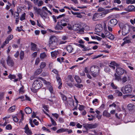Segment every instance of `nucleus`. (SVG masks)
Returning <instances> with one entry per match:
<instances>
[{
    "label": "nucleus",
    "mask_w": 135,
    "mask_h": 135,
    "mask_svg": "<svg viewBox=\"0 0 135 135\" xmlns=\"http://www.w3.org/2000/svg\"><path fill=\"white\" fill-rule=\"evenodd\" d=\"M39 79V78L36 79L34 81L32 84V86L33 89L32 90L34 93H36L38 90L40 89L42 86V82Z\"/></svg>",
    "instance_id": "obj_1"
},
{
    "label": "nucleus",
    "mask_w": 135,
    "mask_h": 135,
    "mask_svg": "<svg viewBox=\"0 0 135 135\" xmlns=\"http://www.w3.org/2000/svg\"><path fill=\"white\" fill-rule=\"evenodd\" d=\"M91 75L94 77H96L99 75L100 68L96 65L91 66L90 69Z\"/></svg>",
    "instance_id": "obj_2"
},
{
    "label": "nucleus",
    "mask_w": 135,
    "mask_h": 135,
    "mask_svg": "<svg viewBox=\"0 0 135 135\" xmlns=\"http://www.w3.org/2000/svg\"><path fill=\"white\" fill-rule=\"evenodd\" d=\"M132 88L129 85H127L122 87L120 90L124 94L131 93L132 91Z\"/></svg>",
    "instance_id": "obj_3"
},
{
    "label": "nucleus",
    "mask_w": 135,
    "mask_h": 135,
    "mask_svg": "<svg viewBox=\"0 0 135 135\" xmlns=\"http://www.w3.org/2000/svg\"><path fill=\"white\" fill-rule=\"evenodd\" d=\"M52 72L57 74L56 78L57 81L58 83V84L59 85V86L58 87V88L59 89H60L62 87V83L61 82L62 80L60 76L58 74L59 72L56 69H53L52 70Z\"/></svg>",
    "instance_id": "obj_4"
},
{
    "label": "nucleus",
    "mask_w": 135,
    "mask_h": 135,
    "mask_svg": "<svg viewBox=\"0 0 135 135\" xmlns=\"http://www.w3.org/2000/svg\"><path fill=\"white\" fill-rule=\"evenodd\" d=\"M130 26L127 25H124L122 29V34L125 36L128 34L130 31Z\"/></svg>",
    "instance_id": "obj_5"
},
{
    "label": "nucleus",
    "mask_w": 135,
    "mask_h": 135,
    "mask_svg": "<svg viewBox=\"0 0 135 135\" xmlns=\"http://www.w3.org/2000/svg\"><path fill=\"white\" fill-rule=\"evenodd\" d=\"M83 127L86 130V131H83V132L87 131L89 129H91L96 128L97 126V124L95 123L94 124H89L85 123L83 124Z\"/></svg>",
    "instance_id": "obj_6"
},
{
    "label": "nucleus",
    "mask_w": 135,
    "mask_h": 135,
    "mask_svg": "<svg viewBox=\"0 0 135 135\" xmlns=\"http://www.w3.org/2000/svg\"><path fill=\"white\" fill-rule=\"evenodd\" d=\"M73 29L75 31H78L80 32H83L84 31V29L82 27L80 24L78 23L74 25L73 26Z\"/></svg>",
    "instance_id": "obj_7"
},
{
    "label": "nucleus",
    "mask_w": 135,
    "mask_h": 135,
    "mask_svg": "<svg viewBox=\"0 0 135 135\" xmlns=\"http://www.w3.org/2000/svg\"><path fill=\"white\" fill-rule=\"evenodd\" d=\"M116 71L117 74L120 76L122 75L124 73L125 74H126L127 73V72L126 70L120 67L117 68Z\"/></svg>",
    "instance_id": "obj_8"
},
{
    "label": "nucleus",
    "mask_w": 135,
    "mask_h": 135,
    "mask_svg": "<svg viewBox=\"0 0 135 135\" xmlns=\"http://www.w3.org/2000/svg\"><path fill=\"white\" fill-rule=\"evenodd\" d=\"M102 15L101 13H95L93 15L92 19L93 21L98 20L101 18Z\"/></svg>",
    "instance_id": "obj_9"
},
{
    "label": "nucleus",
    "mask_w": 135,
    "mask_h": 135,
    "mask_svg": "<svg viewBox=\"0 0 135 135\" xmlns=\"http://www.w3.org/2000/svg\"><path fill=\"white\" fill-rule=\"evenodd\" d=\"M57 38L54 36H52L50 38L49 44L50 46H52L53 44H56V41Z\"/></svg>",
    "instance_id": "obj_10"
},
{
    "label": "nucleus",
    "mask_w": 135,
    "mask_h": 135,
    "mask_svg": "<svg viewBox=\"0 0 135 135\" xmlns=\"http://www.w3.org/2000/svg\"><path fill=\"white\" fill-rule=\"evenodd\" d=\"M24 129L25 130L24 132L25 133H26L27 134L31 135L32 134V131L31 129H30L28 127V124H27L26 125L24 128Z\"/></svg>",
    "instance_id": "obj_11"
},
{
    "label": "nucleus",
    "mask_w": 135,
    "mask_h": 135,
    "mask_svg": "<svg viewBox=\"0 0 135 135\" xmlns=\"http://www.w3.org/2000/svg\"><path fill=\"white\" fill-rule=\"evenodd\" d=\"M118 23V21L116 19H111L110 21L108 22V25L110 26H114L116 25Z\"/></svg>",
    "instance_id": "obj_12"
},
{
    "label": "nucleus",
    "mask_w": 135,
    "mask_h": 135,
    "mask_svg": "<svg viewBox=\"0 0 135 135\" xmlns=\"http://www.w3.org/2000/svg\"><path fill=\"white\" fill-rule=\"evenodd\" d=\"M69 21V19L65 18L63 20H61L60 22L63 27H65L67 26Z\"/></svg>",
    "instance_id": "obj_13"
},
{
    "label": "nucleus",
    "mask_w": 135,
    "mask_h": 135,
    "mask_svg": "<svg viewBox=\"0 0 135 135\" xmlns=\"http://www.w3.org/2000/svg\"><path fill=\"white\" fill-rule=\"evenodd\" d=\"M124 10L128 12H130L135 11V7L133 5L129 6L126 8H124Z\"/></svg>",
    "instance_id": "obj_14"
},
{
    "label": "nucleus",
    "mask_w": 135,
    "mask_h": 135,
    "mask_svg": "<svg viewBox=\"0 0 135 135\" xmlns=\"http://www.w3.org/2000/svg\"><path fill=\"white\" fill-rule=\"evenodd\" d=\"M63 28L62 26L61 25L60 22H57L56 26L55 27V29L56 30H61Z\"/></svg>",
    "instance_id": "obj_15"
},
{
    "label": "nucleus",
    "mask_w": 135,
    "mask_h": 135,
    "mask_svg": "<svg viewBox=\"0 0 135 135\" xmlns=\"http://www.w3.org/2000/svg\"><path fill=\"white\" fill-rule=\"evenodd\" d=\"M7 64L9 66L12 67L13 66L14 62L13 60L10 57H8V59L7 60Z\"/></svg>",
    "instance_id": "obj_16"
},
{
    "label": "nucleus",
    "mask_w": 135,
    "mask_h": 135,
    "mask_svg": "<svg viewBox=\"0 0 135 135\" xmlns=\"http://www.w3.org/2000/svg\"><path fill=\"white\" fill-rule=\"evenodd\" d=\"M102 29L103 27L102 25L99 24L96 25L95 31L96 32L98 33L100 32Z\"/></svg>",
    "instance_id": "obj_17"
},
{
    "label": "nucleus",
    "mask_w": 135,
    "mask_h": 135,
    "mask_svg": "<svg viewBox=\"0 0 135 135\" xmlns=\"http://www.w3.org/2000/svg\"><path fill=\"white\" fill-rule=\"evenodd\" d=\"M99 4H101L102 6H105L108 5L109 3L107 0H99Z\"/></svg>",
    "instance_id": "obj_18"
},
{
    "label": "nucleus",
    "mask_w": 135,
    "mask_h": 135,
    "mask_svg": "<svg viewBox=\"0 0 135 135\" xmlns=\"http://www.w3.org/2000/svg\"><path fill=\"white\" fill-rule=\"evenodd\" d=\"M13 37V36L12 35H9L4 41V43L5 44H7L9 43V41L11 40Z\"/></svg>",
    "instance_id": "obj_19"
},
{
    "label": "nucleus",
    "mask_w": 135,
    "mask_h": 135,
    "mask_svg": "<svg viewBox=\"0 0 135 135\" xmlns=\"http://www.w3.org/2000/svg\"><path fill=\"white\" fill-rule=\"evenodd\" d=\"M66 49L69 53H71L74 50L72 46L70 45H68L66 47Z\"/></svg>",
    "instance_id": "obj_20"
},
{
    "label": "nucleus",
    "mask_w": 135,
    "mask_h": 135,
    "mask_svg": "<svg viewBox=\"0 0 135 135\" xmlns=\"http://www.w3.org/2000/svg\"><path fill=\"white\" fill-rule=\"evenodd\" d=\"M129 78V76L128 75H124L122 78L121 80H122V83H124L126 82L127 80Z\"/></svg>",
    "instance_id": "obj_21"
},
{
    "label": "nucleus",
    "mask_w": 135,
    "mask_h": 135,
    "mask_svg": "<svg viewBox=\"0 0 135 135\" xmlns=\"http://www.w3.org/2000/svg\"><path fill=\"white\" fill-rule=\"evenodd\" d=\"M31 50L33 51H36L37 49V45L31 42Z\"/></svg>",
    "instance_id": "obj_22"
},
{
    "label": "nucleus",
    "mask_w": 135,
    "mask_h": 135,
    "mask_svg": "<svg viewBox=\"0 0 135 135\" xmlns=\"http://www.w3.org/2000/svg\"><path fill=\"white\" fill-rule=\"evenodd\" d=\"M103 115L104 116L108 118L110 117L111 116L110 114L106 110H104L103 111Z\"/></svg>",
    "instance_id": "obj_23"
},
{
    "label": "nucleus",
    "mask_w": 135,
    "mask_h": 135,
    "mask_svg": "<svg viewBox=\"0 0 135 135\" xmlns=\"http://www.w3.org/2000/svg\"><path fill=\"white\" fill-rule=\"evenodd\" d=\"M114 94L119 97H121L123 95L122 93L118 90H116L115 91Z\"/></svg>",
    "instance_id": "obj_24"
},
{
    "label": "nucleus",
    "mask_w": 135,
    "mask_h": 135,
    "mask_svg": "<svg viewBox=\"0 0 135 135\" xmlns=\"http://www.w3.org/2000/svg\"><path fill=\"white\" fill-rule=\"evenodd\" d=\"M51 56L52 57H56L57 56V55L58 54V51H55L52 52H51Z\"/></svg>",
    "instance_id": "obj_25"
},
{
    "label": "nucleus",
    "mask_w": 135,
    "mask_h": 135,
    "mask_svg": "<svg viewBox=\"0 0 135 135\" xmlns=\"http://www.w3.org/2000/svg\"><path fill=\"white\" fill-rule=\"evenodd\" d=\"M25 111L26 114H29L32 112V109L28 107H27L25 109Z\"/></svg>",
    "instance_id": "obj_26"
},
{
    "label": "nucleus",
    "mask_w": 135,
    "mask_h": 135,
    "mask_svg": "<svg viewBox=\"0 0 135 135\" xmlns=\"http://www.w3.org/2000/svg\"><path fill=\"white\" fill-rule=\"evenodd\" d=\"M74 78L77 83H81V80L78 76L75 75Z\"/></svg>",
    "instance_id": "obj_27"
},
{
    "label": "nucleus",
    "mask_w": 135,
    "mask_h": 135,
    "mask_svg": "<svg viewBox=\"0 0 135 135\" xmlns=\"http://www.w3.org/2000/svg\"><path fill=\"white\" fill-rule=\"evenodd\" d=\"M16 108V107L15 105H13L10 107L8 109V111L10 112H14L15 109Z\"/></svg>",
    "instance_id": "obj_28"
},
{
    "label": "nucleus",
    "mask_w": 135,
    "mask_h": 135,
    "mask_svg": "<svg viewBox=\"0 0 135 135\" xmlns=\"http://www.w3.org/2000/svg\"><path fill=\"white\" fill-rule=\"evenodd\" d=\"M42 69H37L34 73V75H37L40 74L42 71Z\"/></svg>",
    "instance_id": "obj_29"
},
{
    "label": "nucleus",
    "mask_w": 135,
    "mask_h": 135,
    "mask_svg": "<svg viewBox=\"0 0 135 135\" xmlns=\"http://www.w3.org/2000/svg\"><path fill=\"white\" fill-rule=\"evenodd\" d=\"M34 10L36 12V13L38 15L40 12H41V9L40 8H38L36 7H33Z\"/></svg>",
    "instance_id": "obj_30"
},
{
    "label": "nucleus",
    "mask_w": 135,
    "mask_h": 135,
    "mask_svg": "<svg viewBox=\"0 0 135 135\" xmlns=\"http://www.w3.org/2000/svg\"><path fill=\"white\" fill-rule=\"evenodd\" d=\"M24 56V53L23 51L21 50L20 54V57L21 60H23Z\"/></svg>",
    "instance_id": "obj_31"
},
{
    "label": "nucleus",
    "mask_w": 135,
    "mask_h": 135,
    "mask_svg": "<svg viewBox=\"0 0 135 135\" xmlns=\"http://www.w3.org/2000/svg\"><path fill=\"white\" fill-rule=\"evenodd\" d=\"M115 80H117L118 81H119L121 80V77L117 75L115 73L114 74Z\"/></svg>",
    "instance_id": "obj_32"
},
{
    "label": "nucleus",
    "mask_w": 135,
    "mask_h": 135,
    "mask_svg": "<svg viewBox=\"0 0 135 135\" xmlns=\"http://www.w3.org/2000/svg\"><path fill=\"white\" fill-rule=\"evenodd\" d=\"M47 56V55L45 52H43L40 55V57L41 59H44Z\"/></svg>",
    "instance_id": "obj_33"
},
{
    "label": "nucleus",
    "mask_w": 135,
    "mask_h": 135,
    "mask_svg": "<svg viewBox=\"0 0 135 135\" xmlns=\"http://www.w3.org/2000/svg\"><path fill=\"white\" fill-rule=\"evenodd\" d=\"M26 14L24 12L21 16L20 17V20L21 21H22L25 19Z\"/></svg>",
    "instance_id": "obj_34"
},
{
    "label": "nucleus",
    "mask_w": 135,
    "mask_h": 135,
    "mask_svg": "<svg viewBox=\"0 0 135 135\" xmlns=\"http://www.w3.org/2000/svg\"><path fill=\"white\" fill-rule=\"evenodd\" d=\"M39 78L40 79L43 81L44 84L46 85H50V83L47 81L45 80H44L43 79L42 77H39Z\"/></svg>",
    "instance_id": "obj_35"
},
{
    "label": "nucleus",
    "mask_w": 135,
    "mask_h": 135,
    "mask_svg": "<svg viewBox=\"0 0 135 135\" xmlns=\"http://www.w3.org/2000/svg\"><path fill=\"white\" fill-rule=\"evenodd\" d=\"M46 65V63L45 62H42L41 63L40 66V69H44Z\"/></svg>",
    "instance_id": "obj_36"
},
{
    "label": "nucleus",
    "mask_w": 135,
    "mask_h": 135,
    "mask_svg": "<svg viewBox=\"0 0 135 135\" xmlns=\"http://www.w3.org/2000/svg\"><path fill=\"white\" fill-rule=\"evenodd\" d=\"M8 78L10 79V80H12V79H15L16 78V76L15 75H12L10 74L8 76Z\"/></svg>",
    "instance_id": "obj_37"
},
{
    "label": "nucleus",
    "mask_w": 135,
    "mask_h": 135,
    "mask_svg": "<svg viewBox=\"0 0 135 135\" xmlns=\"http://www.w3.org/2000/svg\"><path fill=\"white\" fill-rule=\"evenodd\" d=\"M109 35L107 37L109 38L111 40H113L114 38V35L110 33L109 34H108Z\"/></svg>",
    "instance_id": "obj_38"
},
{
    "label": "nucleus",
    "mask_w": 135,
    "mask_h": 135,
    "mask_svg": "<svg viewBox=\"0 0 135 135\" xmlns=\"http://www.w3.org/2000/svg\"><path fill=\"white\" fill-rule=\"evenodd\" d=\"M85 108V107L84 105H79L78 109L80 111H81L83 110Z\"/></svg>",
    "instance_id": "obj_39"
},
{
    "label": "nucleus",
    "mask_w": 135,
    "mask_h": 135,
    "mask_svg": "<svg viewBox=\"0 0 135 135\" xmlns=\"http://www.w3.org/2000/svg\"><path fill=\"white\" fill-rule=\"evenodd\" d=\"M14 16L15 18H19V13L17 11V12H15V14L14 15Z\"/></svg>",
    "instance_id": "obj_40"
},
{
    "label": "nucleus",
    "mask_w": 135,
    "mask_h": 135,
    "mask_svg": "<svg viewBox=\"0 0 135 135\" xmlns=\"http://www.w3.org/2000/svg\"><path fill=\"white\" fill-rule=\"evenodd\" d=\"M50 119L51 122L52 124L54 126H55L57 125L56 122L54 120V119L51 117H50Z\"/></svg>",
    "instance_id": "obj_41"
},
{
    "label": "nucleus",
    "mask_w": 135,
    "mask_h": 135,
    "mask_svg": "<svg viewBox=\"0 0 135 135\" xmlns=\"http://www.w3.org/2000/svg\"><path fill=\"white\" fill-rule=\"evenodd\" d=\"M61 97L62 100L64 101H66L67 100V97L66 96L62 93H61Z\"/></svg>",
    "instance_id": "obj_42"
},
{
    "label": "nucleus",
    "mask_w": 135,
    "mask_h": 135,
    "mask_svg": "<svg viewBox=\"0 0 135 135\" xmlns=\"http://www.w3.org/2000/svg\"><path fill=\"white\" fill-rule=\"evenodd\" d=\"M12 127L11 125L10 124L7 125L6 127V129L7 130H11L12 129Z\"/></svg>",
    "instance_id": "obj_43"
},
{
    "label": "nucleus",
    "mask_w": 135,
    "mask_h": 135,
    "mask_svg": "<svg viewBox=\"0 0 135 135\" xmlns=\"http://www.w3.org/2000/svg\"><path fill=\"white\" fill-rule=\"evenodd\" d=\"M40 60L39 57L37 58L35 60V64L36 65H37L40 61Z\"/></svg>",
    "instance_id": "obj_44"
},
{
    "label": "nucleus",
    "mask_w": 135,
    "mask_h": 135,
    "mask_svg": "<svg viewBox=\"0 0 135 135\" xmlns=\"http://www.w3.org/2000/svg\"><path fill=\"white\" fill-rule=\"evenodd\" d=\"M111 86L114 89H117V86L115 85L113 82L111 83Z\"/></svg>",
    "instance_id": "obj_45"
},
{
    "label": "nucleus",
    "mask_w": 135,
    "mask_h": 135,
    "mask_svg": "<svg viewBox=\"0 0 135 135\" xmlns=\"http://www.w3.org/2000/svg\"><path fill=\"white\" fill-rule=\"evenodd\" d=\"M68 79L69 80L72 82H73L74 81V79L72 77V76L71 75H68Z\"/></svg>",
    "instance_id": "obj_46"
},
{
    "label": "nucleus",
    "mask_w": 135,
    "mask_h": 135,
    "mask_svg": "<svg viewBox=\"0 0 135 135\" xmlns=\"http://www.w3.org/2000/svg\"><path fill=\"white\" fill-rule=\"evenodd\" d=\"M43 3V2L42 1H40L37 2V4L38 6L40 7L42 6Z\"/></svg>",
    "instance_id": "obj_47"
},
{
    "label": "nucleus",
    "mask_w": 135,
    "mask_h": 135,
    "mask_svg": "<svg viewBox=\"0 0 135 135\" xmlns=\"http://www.w3.org/2000/svg\"><path fill=\"white\" fill-rule=\"evenodd\" d=\"M75 86L78 88H80L81 87L83 86V85L82 84H76L75 85Z\"/></svg>",
    "instance_id": "obj_48"
},
{
    "label": "nucleus",
    "mask_w": 135,
    "mask_h": 135,
    "mask_svg": "<svg viewBox=\"0 0 135 135\" xmlns=\"http://www.w3.org/2000/svg\"><path fill=\"white\" fill-rule=\"evenodd\" d=\"M64 132V130L63 128L57 130L56 133H60Z\"/></svg>",
    "instance_id": "obj_49"
},
{
    "label": "nucleus",
    "mask_w": 135,
    "mask_h": 135,
    "mask_svg": "<svg viewBox=\"0 0 135 135\" xmlns=\"http://www.w3.org/2000/svg\"><path fill=\"white\" fill-rule=\"evenodd\" d=\"M24 88L23 86L21 87L19 90V92L20 93H23L24 92L23 90Z\"/></svg>",
    "instance_id": "obj_50"
},
{
    "label": "nucleus",
    "mask_w": 135,
    "mask_h": 135,
    "mask_svg": "<svg viewBox=\"0 0 135 135\" xmlns=\"http://www.w3.org/2000/svg\"><path fill=\"white\" fill-rule=\"evenodd\" d=\"M19 51H17L16 53L14 55V56L16 58H17L19 56Z\"/></svg>",
    "instance_id": "obj_51"
},
{
    "label": "nucleus",
    "mask_w": 135,
    "mask_h": 135,
    "mask_svg": "<svg viewBox=\"0 0 135 135\" xmlns=\"http://www.w3.org/2000/svg\"><path fill=\"white\" fill-rule=\"evenodd\" d=\"M105 9L104 8H102V7H99L97 10V11L98 12H100L103 11H104Z\"/></svg>",
    "instance_id": "obj_52"
},
{
    "label": "nucleus",
    "mask_w": 135,
    "mask_h": 135,
    "mask_svg": "<svg viewBox=\"0 0 135 135\" xmlns=\"http://www.w3.org/2000/svg\"><path fill=\"white\" fill-rule=\"evenodd\" d=\"M13 121L15 122H17L18 120V119L17 117L16 116H14L13 117Z\"/></svg>",
    "instance_id": "obj_53"
},
{
    "label": "nucleus",
    "mask_w": 135,
    "mask_h": 135,
    "mask_svg": "<svg viewBox=\"0 0 135 135\" xmlns=\"http://www.w3.org/2000/svg\"><path fill=\"white\" fill-rule=\"evenodd\" d=\"M49 90L51 93H53V88L52 86H51L49 87Z\"/></svg>",
    "instance_id": "obj_54"
},
{
    "label": "nucleus",
    "mask_w": 135,
    "mask_h": 135,
    "mask_svg": "<svg viewBox=\"0 0 135 135\" xmlns=\"http://www.w3.org/2000/svg\"><path fill=\"white\" fill-rule=\"evenodd\" d=\"M104 70L106 72H109L110 71V70L108 67H106L104 69Z\"/></svg>",
    "instance_id": "obj_55"
},
{
    "label": "nucleus",
    "mask_w": 135,
    "mask_h": 135,
    "mask_svg": "<svg viewBox=\"0 0 135 135\" xmlns=\"http://www.w3.org/2000/svg\"><path fill=\"white\" fill-rule=\"evenodd\" d=\"M43 107L44 109L46 110V111L48 112L49 111V107L48 105H45L43 106Z\"/></svg>",
    "instance_id": "obj_56"
},
{
    "label": "nucleus",
    "mask_w": 135,
    "mask_h": 135,
    "mask_svg": "<svg viewBox=\"0 0 135 135\" xmlns=\"http://www.w3.org/2000/svg\"><path fill=\"white\" fill-rule=\"evenodd\" d=\"M110 64L114 66H117L118 65L116 62L114 61H112L110 63Z\"/></svg>",
    "instance_id": "obj_57"
},
{
    "label": "nucleus",
    "mask_w": 135,
    "mask_h": 135,
    "mask_svg": "<svg viewBox=\"0 0 135 135\" xmlns=\"http://www.w3.org/2000/svg\"><path fill=\"white\" fill-rule=\"evenodd\" d=\"M52 116L55 117L56 119L58 118L59 117V115L56 113H52Z\"/></svg>",
    "instance_id": "obj_58"
},
{
    "label": "nucleus",
    "mask_w": 135,
    "mask_h": 135,
    "mask_svg": "<svg viewBox=\"0 0 135 135\" xmlns=\"http://www.w3.org/2000/svg\"><path fill=\"white\" fill-rule=\"evenodd\" d=\"M67 26V28L69 30H71L72 29L71 25V24H69V23H68Z\"/></svg>",
    "instance_id": "obj_59"
},
{
    "label": "nucleus",
    "mask_w": 135,
    "mask_h": 135,
    "mask_svg": "<svg viewBox=\"0 0 135 135\" xmlns=\"http://www.w3.org/2000/svg\"><path fill=\"white\" fill-rule=\"evenodd\" d=\"M24 116H23V115H22V116H21V119H20V121L19 122V123L20 124L22 123V121L24 120Z\"/></svg>",
    "instance_id": "obj_60"
},
{
    "label": "nucleus",
    "mask_w": 135,
    "mask_h": 135,
    "mask_svg": "<svg viewBox=\"0 0 135 135\" xmlns=\"http://www.w3.org/2000/svg\"><path fill=\"white\" fill-rule=\"evenodd\" d=\"M32 117L33 118H37L38 119H39L38 117H36V115L35 113L34 112H33V114L32 115Z\"/></svg>",
    "instance_id": "obj_61"
},
{
    "label": "nucleus",
    "mask_w": 135,
    "mask_h": 135,
    "mask_svg": "<svg viewBox=\"0 0 135 135\" xmlns=\"http://www.w3.org/2000/svg\"><path fill=\"white\" fill-rule=\"evenodd\" d=\"M104 33L107 37L109 35L108 34H109L110 33L108 31L105 30V31Z\"/></svg>",
    "instance_id": "obj_62"
},
{
    "label": "nucleus",
    "mask_w": 135,
    "mask_h": 135,
    "mask_svg": "<svg viewBox=\"0 0 135 135\" xmlns=\"http://www.w3.org/2000/svg\"><path fill=\"white\" fill-rule=\"evenodd\" d=\"M59 121L60 123H63L64 122V119L62 118L59 117Z\"/></svg>",
    "instance_id": "obj_63"
},
{
    "label": "nucleus",
    "mask_w": 135,
    "mask_h": 135,
    "mask_svg": "<svg viewBox=\"0 0 135 135\" xmlns=\"http://www.w3.org/2000/svg\"><path fill=\"white\" fill-rule=\"evenodd\" d=\"M130 22L132 24L134 25L135 23V18H134L133 20L131 19Z\"/></svg>",
    "instance_id": "obj_64"
}]
</instances>
